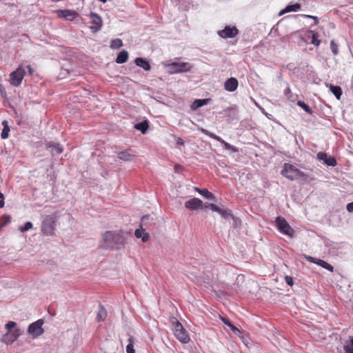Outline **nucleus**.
Returning a JSON list of instances; mask_svg holds the SVG:
<instances>
[{
	"mask_svg": "<svg viewBox=\"0 0 353 353\" xmlns=\"http://www.w3.org/2000/svg\"><path fill=\"white\" fill-rule=\"evenodd\" d=\"M171 322L174 326V333L177 339L183 343H188L190 341V336L183 325L175 318H173Z\"/></svg>",
	"mask_w": 353,
	"mask_h": 353,
	"instance_id": "3",
	"label": "nucleus"
},
{
	"mask_svg": "<svg viewBox=\"0 0 353 353\" xmlns=\"http://www.w3.org/2000/svg\"><path fill=\"white\" fill-rule=\"evenodd\" d=\"M47 150H49L52 156L60 154L63 152V148L58 143L50 141L46 143Z\"/></svg>",
	"mask_w": 353,
	"mask_h": 353,
	"instance_id": "14",
	"label": "nucleus"
},
{
	"mask_svg": "<svg viewBox=\"0 0 353 353\" xmlns=\"http://www.w3.org/2000/svg\"><path fill=\"white\" fill-rule=\"evenodd\" d=\"M214 212H218L222 218L225 219H230V218H233V215L231 213V211L228 209L221 208L217 206V210Z\"/></svg>",
	"mask_w": 353,
	"mask_h": 353,
	"instance_id": "22",
	"label": "nucleus"
},
{
	"mask_svg": "<svg viewBox=\"0 0 353 353\" xmlns=\"http://www.w3.org/2000/svg\"><path fill=\"white\" fill-rule=\"evenodd\" d=\"M3 124L4 125V128L1 132V136L3 139H6L8 137L10 128L7 124V121H3Z\"/></svg>",
	"mask_w": 353,
	"mask_h": 353,
	"instance_id": "31",
	"label": "nucleus"
},
{
	"mask_svg": "<svg viewBox=\"0 0 353 353\" xmlns=\"http://www.w3.org/2000/svg\"><path fill=\"white\" fill-rule=\"evenodd\" d=\"M170 73H180L190 71L192 68L191 64L185 62H173L168 65Z\"/></svg>",
	"mask_w": 353,
	"mask_h": 353,
	"instance_id": "7",
	"label": "nucleus"
},
{
	"mask_svg": "<svg viewBox=\"0 0 353 353\" xmlns=\"http://www.w3.org/2000/svg\"><path fill=\"white\" fill-rule=\"evenodd\" d=\"M239 33V30L236 27L226 26L223 30L219 31V35L224 39L234 38Z\"/></svg>",
	"mask_w": 353,
	"mask_h": 353,
	"instance_id": "10",
	"label": "nucleus"
},
{
	"mask_svg": "<svg viewBox=\"0 0 353 353\" xmlns=\"http://www.w3.org/2000/svg\"><path fill=\"white\" fill-rule=\"evenodd\" d=\"M19 330H15L13 332H7L1 338V341L7 345L12 343L20 335Z\"/></svg>",
	"mask_w": 353,
	"mask_h": 353,
	"instance_id": "12",
	"label": "nucleus"
},
{
	"mask_svg": "<svg viewBox=\"0 0 353 353\" xmlns=\"http://www.w3.org/2000/svg\"><path fill=\"white\" fill-rule=\"evenodd\" d=\"M58 17L66 20L72 21L77 16V13L70 10H58Z\"/></svg>",
	"mask_w": 353,
	"mask_h": 353,
	"instance_id": "16",
	"label": "nucleus"
},
{
	"mask_svg": "<svg viewBox=\"0 0 353 353\" xmlns=\"http://www.w3.org/2000/svg\"><path fill=\"white\" fill-rule=\"evenodd\" d=\"M25 73V68L20 65L16 70L10 74V83L16 87L19 86L21 84Z\"/></svg>",
	"mask_w": 353,
	"mask_h": 353,
	"instance_id": "6",
	"label": "nucleus"
},
{
	"mask_svg": "<svg viewBox=\"0 0 353 353\" xmlns=\"http://www.w3.org/2000/svg\"><path fill=\"white\" fill-rule=\"evenodd\" d=\"M230 327L235 334L239 335L241 334V331L233 324Z\"/></svg>",
	"mask_w": 353,
	"mask_h": 353,
	"instance_id": "44",
	"label": "nucleus"
},
{
	"mask_svg": "<svg viewBox=\"0 0 353 353\" xmlns=\"http://www.w3.org/2000/svg\"><path fill=\"white\" fill-rule=\"evenodd\" d=\"M275 225L281 233L290 237L293 236L294 230L283 217L277 216L275 219Z\"/></svg>",
	"mask_w": 353,
	"mask_h": 353,
	"instance_id": "5",
	"label": "nucleus"
},
{
	"mask_svg": "<svg viewBox=\"0 0 353 353\" xmlns=\"http://www.w3.org/2000/svg\"><path fill=\"white\" fill-rule=\"evenodd\" d=\"M11 221V216L10 215H3L0 220V228L6 226Z\"/></svg>",
	"mask_w": 353,
	"mask_h": 353,
	"instance_id": "33",
	"label": "nucleus"
},
{
	"mask_svg": "<svg viewBox=\"0 0 353 353\" xmlns=\"http://www.w3.org/2000/svg\"><path fill=\"white\" fill-rule=\"evenodd\" d=\"M239 85L236 78L230 77L227 79L224 83L225 89L228 92H234L236 90Z\"/></svg>",
	"mask_w": 353,
	"mask_h": 353,
	"instance_id": "15",
	"label": "nucleus"
},
{
	"mask_svg": "<svg viewBox=\"0 0 353 353\" xmlns=\"http://www.w3.org/2000/svg\"><path fill=\"white\" fill-rule=\"evenodd\" d=\"M305 17L311 18V19H314V25H317L319 23V18L317 17L312 16V15H305Z\"/></svg>",
	"mask_w": 353,
	"mask_h": 353,
	"instance_id": "46",
	"label": "nucleus"
},
{
	"mask_svg": "<svg viewBox=\"0 0 353 353\" xmlns=\"http://www.w3.org/2000/svg\"><path fill=\"white\" fill-rule=\"evenodd\" d=\"M316 264L321 266L322 268H324L325 269L327 270H330V271H333V267L329 264L328 263H327L326 261H323V260H321V259H318L317 260V262H316Z\"/></svg>",
	"mask_w": 353,
	"mask_h": 353,
	"instance_id": "30",
	"label": "nucleus"
},
{
	"mask_svg": "<svg viewBox=\"0 0 353 353\" xmlns=\"http://www.w3.org/2000/svg\"><path fill=\"white\" fill-rule=\"evenodd\" d=\"M297 105L301 108L302 109H303L306 112H307L308 114H312V109L303 101H299L297 102Z\"/></svg>",
	"mask_w": 353,
	"mask_h": 353,
	"instance_id": "32",
	"label": "nucleus"
},
{
	"mask_svg": "<svg viewBox=\"0 0 353 353\" xmlns=\"http://www.w3.org/2000/svg\"><path fill=\"white\" fill-rule=\"evenodd\" d=\"M118 158L125 161H130L133 159V155L128 151H122L118 153Z\"/></svg>",
	"mask_w": 353,
	"mask_h": 353,
	"instance_id": "25",
	"label": "nucleus"
},
{
	"mask_svg": "<svg viewBox=\"0 0 353 353\" xmlns=\"http://www.w3.org/2000/svg\"><path fill=\"white\" fill-rule=\"evenodd\" d=\"M128 52L126 50H121L117 55L116 62L117 63H124L128 61Z\"/></svg>",
	"mask_w": 353,
	"mask_h": 353,
	"instance_id": "23",
	"label": "nucleus"
},
{
	"mask_svg": "<svg viewBox=\"0 0 353 353\" xmlns=\"http://www.w3.org/2000/svg\"><path fill=\"white\" fill-rule=\"evenodd\" d=\"M285 280L288 285H289L290 286L293 285L294 282H293V278L292 276H285Z\"/></svg>",
	"mask_w": 353,
	"mask_h": 353,
	"instance_id": "43",
	"label": "nucleus"
},
{
	"mask_svg": "<svg viewBox=\"0 0 353 353\" xmlns=\"http://www.w3.org/2000/svg\"><path fill=\"white\" fill-rule=\"evenodd\" d=\"M134 235L138 239H141L143 243H145L149 239V234L142 228L137 229L134 232Z\"/></svg>",
	"mask_w": 353,
	"mask_h": 353,
	"instance_id": "18",
	"label": "nucleus"
},
{
	"mask_svg": "<svg viewBox=\"0 0 353 353\" xmlns=\"http://www.w3.org/2000/svg\"><path fill=\"white\" fill-rule=\"evenodd\" d=\"M195 190L200 194H202L205 199L213 201L214 200V194L209 192L207 189H200L199 188H194Z\"/></svg>",
	"mask_w": 353,
	"mask_h": 353,
	"instance_id": "21",
	"label": "nucleus"
},
{
	"mask_svg": "<svg viewBox=\"0 0 353 353\" xmlns=\"http://www.w3.org/2000/svg\"><path fill=\"white\" fill-rule=\"evenodd\" d=\"M185 207L191 210L201 209L203 208V201L198 198H193L185 201Z\"/></svg>",
	"mask_w": 353,
	"mask_h": 353,
	"instance_id": "13",
	"label": "nucleus"
},
{
	"mask_svg": "<svg viewBox=\"0 0 353 353\" xmlns=\"http://www.w3.org/2000/svg\"><path fill=\"white\" fill-rule=\"evenodd\" d=\"M327 158V155L326 153L320 152L317 153V154H316V159L319 161H323L324 164H325V161H326Z\"/></svg>",
	"mask_w": 353,
	"mask_h": 353,
	"instance_id": "39",
	"label": "nucleus"
},
{
	"mask_svg": "<svg viewBox=\"0 0 353 353\" xmlns=\"http://www.w3.org/2000/svg\"><path fill=\"white\" fill-rule=\"evenodd\" d=\"M327 87L329 88L330 92L335 96V97L339 100L342 95V90L340 86L334 85L332 84H327Z\"/></svg>",
	"mask_w": 353,
	"mask_h": 353,
	"instance_id": "19",
	"label": "nucleus"
},
{
	"mask_svg": "<svg viewBox=\"0 0 353 353\" xmlns=\"http://www.w3.org/2000/svg\"><path fill=\"white\" fill-rule=\"evenodd\" d=\"M325 164L328 166H335L337 164L336 160L335 158L332 157H327L326 161H325Z\"/></svg>",
	"mask_w": 353,
	"mask_h": 353,
	"instance_id": "37",
	"label": "nucleus"
},
{
	"mask_svg": "<svg viewBox=\"0 0 353 353\" xmlns=\"http://www.w3.org/2000/svg\"><path fill=\"white\" fill-rule=\"evenodd\" d=\"M106 317H107L106 310L101 304H99V310L97 312V321H99V322L104 321L105 320Z\"/></svg>",
	"mask_w": 353,
	"mask_h": 353,
	"instance_id": "20",
	"label": "nucleus"
},
{
	"mask_svg": "<svg viewBox=\"0 0 353 353\" xmlns=\"http://www.w3.org/2000/svg\"><path fill=\"white\" fill-rule=\"evenodd\" d=\"M346 209L349 212H353V201L347 205Z\"/></svg>",
	"mask_w": 353,
	"mask_h": 353,
	"instance_id": "47",
	"label": "nucleus"
},
{
	"mask_svg": "<svg viewBox=\"0 0 353 353\" xmlns=\"http://www.w3.org/2000/svg\"><path fill=\"white\" fill-rule=\"evenodd\" d=\"M16 326V323L14 321H9L6 324V328L7 329L8 332H11V330L14 328Z\"/></svg>",
	"mask_w": 353,
	"mask_h": 353,
	"instance_id": "42",
	"label": "nucleus"
},
{
	"mask_svg": "<svg viewBox=\"0 0 353 353\" xmlns=\"http://www.w3.org/2000/svg\"><path fill=\"white\" fill-rule=\"evenodd\" d=\"M123 46V41L120 39H114L111 41L110 47L112 49H119Z\"/></svg>",
	"mask_w": 353,
	"mask_h": 353,
	"instance_id": "29",
	"label": "nucleus"
},
{
	"mask_svg": "<svg viewBox=\"0 0 353 353\" xmlns=\"http://www.w3.org/2000/svg\"><path fill=\"white\" fill-rule=\"evenodd\" d=\"M43 323L44 321L43 319H39L28 326V332L32 336V338H37L43 333L44 330L42 327Z\"/></svg>",
	"mask_w": 353,
	"mask_h": 353,
	"instance_id": "8",
	"label": "nucleus"
},
{
	"mask_svg": "<svg viewBox=\"0 0 353 353\" xmlns=\"http://www.w3.org/2000/svg\"><path fill=\"white\" fill-rule=\"evenodd\" d=\"M148 219V216H145L142 218V221H144L145 219Z\"/></svg>",
	"mask_w": 353,
	"mask_h": 353,
	"instance_id": "53",
	"label": "nucleus"
},
{
	"mask_svg": "<svg viewBox=\"0 0 353 353\" xmlns=\"http://www.w3.org/2000/svg\"><path fill=\"white\" fill-rule=\"evenodd\" d=\"M301 8V4L299 3H296L294 4L288 6L285 10H282L280 13V15L289 12H296Z\"/></svg>",
	"mask_w": 353,
	"mask_h": 353,
	"instance_id": "24",
	"label": "nucleus"
},
{
	"mask_svg": "<svg viewBox=\"0 0 353 353\" xmlns=\"http://www.w3.org/2000/svg\"><path fill=\"white\" fill-rule=\"evenodd\" d=\"M204 208H209L210 210H212V211H215V210H217V205H215V204H213V203H206L205 205H204Z\"/></svg>",
	"mask_w": 353,
	"mask_h": 353,
	"instance_id": "41",
	"label": "nucleus"
},
{
	"mask_svg": "<svg viewBox=\"0 0 353 353\" xmlns=\"http://www.w3.org/2000/svg\"><path fill=\"white\" fill-rule=\"evenodd\" d=\"M57 217L55 215H46L41 222V230L46 236H52L56 229Z\"/></svg>",
	"mask_w": 353,
	"mask_h": 353,
	"instance_id": "2",
	"label": "nucleus"
},
{
	"mask_svg": "<svg viewBox=\"0 0 353 353\" xmlns=\"http://www.w3.org/2000/svg\"><path fill=\"white\" fill-rule=\"evenodd\" d=\"M123 242L124 238L119 232L106 231L102 234L99 247L105 250L119 249Z\"/></svg>",
	"mask_w": 353,
	"mask_h": 353,
	"instance_id": "1",
	"label": "nucleus"
},
{
	"mask_svg": "<svg viewBox=\"0 0 353 353\" xmlns=\"http://www.w3.org/2000/svg\"><path fill=\"white\" fill-rule=\"evenodd\" d=\"M232 110V108H226L225 110H224V112H230V111H231Z\"/></svg>",
	"mask_w": 353,
	"mask_h": 353,
	"instance_id": "52",
	"label": "nucleus"
},
{
	"mask_svg": "<svg viewBox=\"0 0 353 353\" xmlns=\"http://www.w3.org/2000/svg\"><path fill=\"white\" fill-rule=\"evenodd\" d=\"M4 196L0 192V208H3L4 205Z\"/></svg>",
	"mask_w": 353,
	"mask_h": 353,
	"instance_id": "48",
	"label": "nucleus"
},
{
	"mask_svg": "<svg viewBox=\"0 0 353 353\" xmlns=\"http://www.w3.org/2000/svg\"><path fill=\"white\" fill-rule=\"evenodd\" d=\"M25 69L27 68L28 70V74L29 75H32L33 72H34V70L32 68V67L30 65H26V67H24Z\"/></svg>",
	"mask_w": 353,
	"mask_h": 353,
	"instance_id": "50",
	"label": "nucleus"
},
{
	"mask_svg": "<svg viewBox=\"0 0 353 353\" xmlns=\"http://www.w3.org/2000/svg\"><path fill=\"white\" fill-rule=\"evenodd\" d=\"M284 94L285 95V97L288 98V100L291 101H294L295 99H296V96H294L291 92V90L290 88H287L285 90H284Z\"/></svg>",
	"mask_w": 353,
	"mask_h": 353,
	"instance_id": "35",
	"label": "nucleus"
},
{
	"mask_svg": "<svg viewBox=\"0 0 353 353\" xmlns=\"http://www.w3.org/2000/svg\"><path fill=\"white\" fill-rule=\"evenodd\" d=\"M135 339L130 336L128 339V345L126 347V352L127 353H135V350L134 348V343Z\"/></svg>",
	"mask_w": 353,
	"mask_h": 353,
	"instance_id": "27",
	"label": "nucleus"
},
{
	"mask_svg": "<svg viewBox=\"0 0 353 353\" xmlns=\"http://www.w3.org/2000/svg\"><path fill=\"white\" fill-rule=\"evenodd\" d=\"M312 39L311 43L314 44L316 46H319L321 43V41L318 39V34L314 32H312Z\"/></svg>",
	"mask_w": 353,
	"mask_h": 353,
	"instance_id": "36",
	"label": "nucleus"
},
{
	"mask_svg": "<svg viewBox=\"0 0 353 353\" xmlns=\"http://www.w3.org/2000/svg\"><path fill=\"white\" fill-rule=\"evenodd\" d=\"M281 174L285 177L291 181H294L299 177L303 176V172L296 168L294 165L289 163H285Z\"/></svg>",
	"mask_w": 353,
	"mask_h": 353,
	"instance_id": "4",
	"label": "nucleus"
},
{
	"mask_svg": "<svg viewBox=\"0 0 353 353\" xmlns=\"http://www.w3.org/2000/svg\"><path fill=\"white\" fill-rule=\"evenodd\" d=\"M350 344H346L343 348L345 353H353V336H350Z\"/></svg>",
	"mask_w": 353,
	"mask_h": 353,
	"instance_id": "34",
	"label": "nucleus"
},
{
	"mask_svg": "<svg viewBox=\"0 0 353 353\" xmlns=\"http://www.w3.org/2000/svg\"><path fill=\"white\" fill-rule=\"evenodd\" d=\"M221 319L224 324L228 325L229 327L232 325V323L228 319L222 317Z\"/></svg>",
	"mask_w": 353,
	"mask_h": 353,
	"instance_id": "49",
	"label": "nucleus"
},
{
	"mask_svg": "<svg viewBox=\"0 0 353 353\" xmlns=\"http://www.w3.org/2000/svg\"><path fill=\"white\" fill-rule=\"evenodd\" d=\"M208 99H196L191 105L192 110H196L197 108L207 104Z\"/></svg>",
	"mask_w": 353,
	"mask_h": 353,
	"instance_id": "26",
	"label": "nucleus"
},
{
	"mask_svg": "<svg viewBox=\"0 0 353 353\" xmlns=\"http://www.w3.org/2000/svg\"><path fill=\"white\" fill-rule=\"evenodd\" d=\"M134 128L137 130L141 131L143 134H144L146 132V131L148 128V123L147 121H144L137 123L134 125Z\"/></svg>",
	"mask_w": 353,
	"mask_h": 353,
	"instance_id": "28",
	"label": "nucleus"
},
{
	"mask_svg": "<svg viewBox=\"0 0 353 353\" xmlns=\"http://www.w3.org/2000/svg\"><path fill=\"white\" fill-rule=\"evenodd\" d=\"M134 63L137 66L142 68L146 71L150 70V63L145 59L137 57L135 59Z\"/></svg>",
	"mask_w": 353,
	"mask_h": 353,
	"instance_id": "17",
	"label": "nucleus"
},
{
	"mask_svg": "<svg viewBox=\"0 0 353 353\" xmlns=\"http://www.w3.org/2000/svg\"><path fill=\"white\" fill-rule=\"evenodd\" d=\"M303 257L307 261H310V262H312V263H316V262H317V260L318 259H316L312 256H307V255H303Z\"/></svg>",
	"mask_w": 353,
	"mask_h": 353,
	"instance_id": "45",
	"label": "nucleus"
},
{
	"mask_svg": "<svg viewBox=\"0 0 353 353\" xmlns=\"http://www.w3.org/2000/svg\"><path fill=\"white\" fill-rule=\"evenodd\" d=\"M32 228V222L28 221L25 223V225L23 226L20 227L19 228V230L21 232H25L29 230L30 229H31Z\"/></svg>",
	"mask_w": 353,
	"mask_h": 353,
	"instance_id": "38",
	"label": "nucleus"
},
{
	"mask_svg": "<svg viewBox=\"0 0 353 353\" xmlns=\"http://www.w3.org/2000/svg\"><path fill=\"white\" fill-rule=\"evenodd\" d=\"M90 20L92 26L90 27L93 32H98L102 26V19L101 17L94 12L90 13Z\"/></svg>",
	"mask_w": 353,
	"mask_h": 353,
	"instance_id": "11",
	"label": "nucleus"
},
{
	"mask_svg": "<svg viewBox=\"0 0 353 353\" xmlns=\"http://www.w3.org/2000/svg\"><path fill=\"white\" fill-rule=\"evenodd\" d=\"M233 220H234V225L235 226H236L238 224H240V220L236 219V218H234V216H233Z\"/></svg>",
	"mask_w": 353,
	"mask_h": 353,
	"instance_id": "51",
	"label": "nucleus"
},
{
	"mask_svg": "<svg viewBox=\"0 0 353 353\" xmlns=\"http://www.w3.org/2000/svg\"><path fill=\"white\" fill-rule=\"evenodd\" d=\"M199 130L203 134H204L208 136L209 137H210V138H212V139L219 141L223 146V148L225 150H232L233 152H236L237 151V150L234 146H232L230 143H227L221 137L216 135L215 134H213V133L208 131L207 130H205L204 128H199Z\"/></svg>",
	"mask_w": 353,
	"mask_h": 353,
	"instance_id": "9",
	"label": "nucleus"
},
{
	"mask_svg": "<svg viewBox=\"0 0 353 353\" xmlns=\"http://www.w3.org/2000/svg\"><path fill=\"white\" fill-rule=\"evenodd\" d=\"M330 48L334 55L338 54V46L334 40L330 42Z\"/></svg>",
	"mask_w": 353,
	"mask_h": 353,
	"instance_id": "40",
	"label": "nucleus"
}]
</instances>
